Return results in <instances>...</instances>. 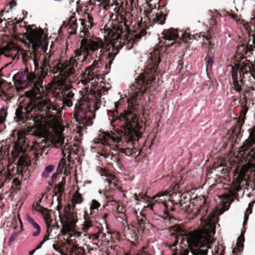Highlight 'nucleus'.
Wrapping results in <instances>:
<instances>
[{
	"instance_id": "nucleus-1",
	"label": "nucleus",
	"mask_w": 255,
	"mask_h": 255,
	"mask_svg": "<svg viewBox=\"0 0 255 255\" xmlns=\"http://www.w3.org/2000/svg\"><path fill=\"white\" fill-rule=\"evenodd\" d=\"M28 40L32 44L33 62L37 76L28 70L18 72L13 76L14 83L24 86L31 83L35 93H40L43 90V79L47 76L49 72L58 74L61 80L68 79L72 82L74 79L77 61L89 63L94 60L93 64L87 67L81 76L85 82L91 81L96 82L98 73L103 68L100 58L102 55L103 43L101 41L84 37L80 42L79 50L75 51V56L70 60L63 62L55 60L50 61L51 54L47 52L48 42L42 29H30L28 32Z\"/></svg>"
},
{
	"instance_id": "nucleus-2",
	"label": "nucleus",
	"mask_w": 255,
	"mask_h": 255,
	"mask_svg": "<svg viewBox=\"0 0 255 255\" xmlns=\"http://www.w3.org/2000/svg\"><path fill=\"white\" fill-rule=\"evenodd\" d=\"M148 58L146 64V71L135 79V83L129 87L125 95L128 107L130 111L116 120L119 121L120 126L128 131L133 130L137 126V116L133 112L141 110L144 92L148 87H152L153 90L155 88L156 78L153 74L158 73V65L160 61L159 50H152Z\"/></svg>"
},
{
	"instance_id": "nucleus-3",
	"label": "nucleus",
	"mask_w": 255,
	"mask_h": 255,
	"mask_svg": "<svg viewBox=\"0 0 255 255\" xmlns=\"http://www.w3.org/2000/svg\"><path fill=\"white\" fill-rule=\"evenodd\" d=\"M201 228L189 233L184 237L183 236L175 235L172 238L173 243L170 245V249L173 251L172 255H188L189 251L182 248L178 242L187 244L192 255H207L209 245L214 242L212 235L216 232L215 222H200Z\"/></svg>"
},
{
	"instance_id": "nucleus-4",
	"label": "nucleus",
	"mask_w": 255,
	"mask_h": 255,
	"mask_svg": "<svg viewBox=\"0 0 255 255\" xmlns=\"http://www.w3.org/2000/svg\"><path fill=\"white\" fill-rule=\"evenodd\" d=\"M62 109L59 105L51 102L46 97L37 98L28 103L23 107L19 106L16 110L14 121L18 124H25L24 127L17 133V140L19 143L25 142V136L30 134V127L27 121L35 122L36 113L39 112L50 118L51 120L56 119V115L60 114Z\"/></svg>"
},
{
	"instance_id": "nucleus-5",
	"label": "nucleus",
	"mask_w": 255,
	"mask_h": 255,
	"mask_svg": "<svg viewBox=\"0 0 255 255\" xmlns=\"http://www.w3.org/2000/svg\"><path fill=\"white\" fill-rule=\"evenodd\" d=\"M121 133H118L119 135H117L116 133H113L112 134L109 133H104L101 135L102 136V141L104 143H107L112 147V149L114 150L120 152L121 148H124L127 145L131 143V141L124 135L123 131H120Z\"/></svg>"
},
{
	"instance_id": "nucleus-6",
	"label": "nucleus",
	"mask_w": 255,
	"mask_h": 255,
	"mask_svg": "<svg viewBox=\"0 0 255 255\" xmlns=\"http://www.w3.org/2000/svg\"><path fill=\"white\" fill-rule=\"evenodd\" d=\"M86 107L87 111L85 108V105L78 106L75 105L74 117L76 122L83 126H90L93 123L91 121L90 116L87 115L88 113H91L92 109L89 107V103H86Z\"/></svg>"
},
{
	"instance_id": "nucleus-7",
	"label": "nucleus",
	"mask_w": 255,
	"mask_h": 255,
	"mask_svg": "<svg viewBox=\"0 0 255 255\" xmlns=\"http://www.w3.org/2000/svg\"><path fill=\"white\" fill-rule=\"evenodd\" d=\"M178 188L179 185L177 184H175L173 187L174 192L173 193L169 194V192L167 191L158 193L156 196L153 197L154 201L159 203H162L165 205V202L167 200H170L171 198H172L174 197L178 199V201H179V203L181 205V201L182 200L181 199L182 195L180 192L178 193L175 192L176 189H178Z\"/></svg>"
},
{
	"instance_id": "nucleus-8",
	"label": "nucleus",
	"mask_w": 255,
	"mask_h": 255,
	"mask_svg": "<svg viewBox=\"0 0 255 255\" xmlns=\"http://www.w3.org/2000/svg\"><path fill=\"white\" fill-rule=\"evenodd\" d=\"M240 82L243 84V81H246L251 77L255 79V69L253 72L251 71V67L248 63H242L238 67Z\"/></svg>"
},
{
	"instance_id": "nucleus-9",
	"label": "nucleus",
	"mask_w": 255,
	"mask_h": 255,
	"mask_svg": "<svg viewBox=\"0 0 255 255\" xmlns=\"http://www.w3.org/2000/svg\"><path fill=\"white\" fill-rule=\"evenodd\" d=\"M161 34L165 40V45L167 47L173 46L175 39L179 36L177 30L172 28L165 29Z\"/></svg>"
},
{
	"instance_id": "nucleus-10",
	"label": "nucleus",
	"mask_w": 255,
	"mask_h": 255,
	"mask_svg": "<svg viewBox=\"0 0 255 255\" xmlns=\"http://www.w3.org/2000/svg\"><path fill=\"white\" fill-rule=\"evenodd\" d=\"M246 175L245 173L241 172L238 175L237 182L238 185L231 187L229 190V196L232 197H236L237 193L240 191L242 187L245 185L248 186L249 183L246 180Z\"/></svg>"
},
{
	"instance_id": "nucleus-11",
	"label": "nucleus",
	"mask_w": 255,
	"mask_h": 255,
	"mask_svg": "<svg viewBox=\"0 0 255 255\" xmlns=\"http://www.w3.org/2000/svg\"><path fill=\"white\" fill-rule=\"evenodd\" d=\"M53 142L56 148H61L62 150V153L65 156L66 151L67 153L69 152V146L67 145V142L65 141V138L64 136L61 134H58L54 139Z\"/></svg>"
},
{
	"instance_id": "nucleus-12",
	"label": "nucleus",
	"mask_w": 255,
	"mask_h": 255,
	"mask_svg": "<svg viewBox=\"0 0 255 255\" xmlns=\"http://www.w3.org/2000/svg\"><path fill=\"white\" fill-rule=\"evenodd\" d=\"M255 51V48L252 46H248L244 44H241L237 48L236 53L242 57L244 55L247 57L253 55Z\"/></svg>"
},
{
	"instance_id": "nucleus-13",
	"label": "nucleus",
	"mask_w": 255,
	"mask_h": 255,
	"mask_svg": "<svg viewBox=\"0 0 255 255\" xmlns=\"http://www.w3.org/2000/svg\"><path fill=\"white\" fill-rule=\"evenodd\" d=\"M64 27L67 29L69 34H75L77 28V18L74 16H71L68 23L63 24L62 27Z\"/></svg>"
},
{
	"instance_id": "nucleus-14",
	"label": "nucleus",
	"mask_w": 255,
	"mask_h": 255,
	"mask_svg": "<svg viewBox=\"0 0 255 255\" xmlns=\"http://www.w3.org/2000/svg\"><path fill=\"white\" fill-rule=\"evenodd\" d=\"M83 19H80L81 24L83 28H91L93 23V18L90 15L86 12H84L82 15Z\"/></svg>"
},
{
	"instance_id": "nucleus-15",
	"label": "nucleus",
	"mask_w": 255,
	"mask_h": 255,
	"mask_svg": "<svg viewBox=\"0 0 255 255\" xmlns=\"http://www.w3.org/2000/svg\"><path fill=\"white\" fill-rule=\"evenodd\" d=\"M102 136L101 135H100L98 138V142L101 143L103 147H101V148L102 150L104 151V153H100V155L101 156H103L104 158H108L110 156V154L109 152L111 151L112 149V147H111L109 144L107 143H104V142L102 141Z\"/></svg>"
},
{
	"instance_id": "nucleus-16",
	"label": "nucleus",
	"mask_w": 255,
	"mask_h": 255,
	"mask_svg": "<svg viewBox=\"0 0 255 255\" xmlns=\"http://www.w3.org/2000/svg\"><path fill=\"white\" fill-rule=\"evenodd\" d=\"M249 136L246 140L245 145L248 147H255V128L249 129Z\"/></svg>"
},
{
	"instance_id": "nucleus-17",
	"label": "nucleus",
	"mask_w": 255,
	"mask_h": 255,
	"mask_svg": "<svg viewBox=\"0 0 255 255\" xmlns=\"http://www.w3.org/2000/svg\"><path fill=\"white\" fill-rule=\"evenodd\" d=\"M152 19L154 23L163 24L165 20V17L163 13L155 12L152 11Z\"/></svg>"
},
{
	"instance_id": "nucleus-18",
	"label": "nucleus",
	"mask_w": 255,
	"mask_h": 255,
	"mask_svg": "<svg viewBox=\"0 0 255 255\" xmlns=\"http://www.w3.org/2000/svg\"><path fill=\"white\" fill-rule=\"evenodd\" d=\"M26 219L27 221L33 226V227L36 230L35 232L32 233V236L33 237L38 236L41 232L40 226L36 222H35L34 219L31 217H30L29 215H27Z\"/></svg>"
},
{
	"instance_id": "nucleus-19",
	"label": "nucleus",
	"mask_w": 255,
	"mask_h": 255,
	"mask_svg": "<svg viewBox=\"0 0 255 255\" xmlns=\"http://www.w3.org/2000/svg\"><path fill=\"white\" fill-rule=\"evenodd\" d=\"M64 218L67 224L68 225V230H70L71 228L73 227L77 222V220L74 218L73 214L70 212H66L64 214Z\"/></svg>"
},
{
	"instance_id": "nucleus-20",
	"label": "nucleus",
	"mask_w": 255,
	"mask_h": 255,
	"mask_svg": "<svg viewBox=\"0 0 255 255\" xmlns=\"http://www.w3.org/2000/svg\"><path fill=\"white\" fill-rule=\"evenodd\" d=\"M14 48V45L12 43H8L5 45L2 46L0 47V54L4 55L7 57H10L9 54H6L5 52H9L11 51Z\"/></svg>"
},
{
	"instance_id": "nucleus-21",
	"label": "nucleus",
	"mask_w": 255,
	"mask_h": 255,
	"mask_svg": "<svg viewBox=\"0 0 255 255\" xmlns=\"http://www.w3.org/2000/svg\"><path fill=\"white\" fill-rule=\"evenodd\" d=\"M200 199V202L198 203L196 205V207H195L193 209H192V213H191V215L193 217H195L199 213L200 211L201 208L202 206L204 205L205 203V199L203 197H199Z\"/></svg>"
},
{
	"instance_id": "nucleus-22",
	"label": "nucleus",
	"mask_w": 255,
	"mask_h": 255,
	"mask_svg": "<svg viewBox=\"0 0 255 255\" xmlns=\"http://www.w3.org/2000/svg\"><path fill=\"white\" fill-rule=\"evenodd\" d=\"M101 204L98 201L95 200H92L91 203L90 204V214L91 216H93L95 213V210H98V209L100 207Z\"/></svg>"
},
{
	"instance_id": "nucleus-23",
	"label": "nucleus",
	"mask_w": 255,
	"mask_h": 255,
	"mask_svg": "<svg viewBox=\"0 0 255 255\" xmlns=\"http://www.w3.org/2000/svg\"><path fill=\"white\" fill-rule=\"evenodd\" d=\"M23 152V148L20 145L15 144L13 146V150L11 151L12 156L13 158H16L18 155Z\"/></svg>"
},
{
	"instance_id": "nucleus-24",
	"label": "nucleus",
	"mask_w": 255,
	"mask_h": 255,
	"mask_svg": "<svg viewBox=\"0 0 255 255\" xmlns=\"http://www.w3.org/2000/svg\"><path fill=\"white\" fill-rule=\"evenodd\" d=\"M55 168L54 165L50 164L47 166L44 171L41 173V177L44 178H47L50 173L54 170Z\"/></svg>"
},
{
	"instance_id": "nucleus-25",
	"label": "nucleus",
	"mask_w": 255,
	"mask_h": 255,
	"mask_svg": "<svg viewBox=\"0 0 255 255\" xmlns=\"http://www.w3.org/2000/svg\"><path fill=\"white\" fill-rule=\"evenodd\" d=\"M93 227L92 222L88 220L85 219L82 226V230L84 232H87L89 230Z\"/></svg>"
},
{
	"instance_id": "nucleus-26",
	"label": "nucleus",
	"mask_w": 255,
	"mask_h": 255,
	"mask_svg": "<svg viewBox=\"0 0 255 255\" xmlns=\"http://www.w3.org/2000/svg\"><path fill=\"white\" fill-rule=\"evenodd\" d=\"M84 252L85 250L83 248L77 247L75 245H73L71 249V252L73 255H79Z\"/></svg>"
},
{
	"instance_id": "nucleus-27",
	"label": "nucleus",
	"mask_w": 255,
	"mask_h": 255,
	"mask_svg": "<svg viewBox=\"0 0 255 255\" xmlns=\"http://www.w3.org/2000/svg\"><path fill=\"white\" fill-rule=\"evenodd\" d=\"M6 110L7 109L4 108L0 109V125L3 124L5 121L7 115Z\"/></svg>"
},
{
	"instance_id": "nucleus-28",
	"label": "nucleus",
	"mask_w": 255,
	"mask_h": 255,
	"mask_svg": "<svg viewBox=\"0 0 255 255\" xmlns=\"http://www.w3.org/2000/svg\"><path fill=\"white\" fill-rule=\"evenodd\" d=\"M73 90L71 88H68L63 91V98L71 99L74 95Z\"/></svg>"
},
{
	"instance_id": "nucleus-29",
	"label": "nucleus",
	"mask_w": 255,
	"mask_h": 255,
	"mask_svg": "<svg viewBox=\"0 0 255 255\" xmlns=\"http://www.w3.org/2000/svg\"><path fill=\"white\" fill-rule=\"evenodd\" d=\"M245 241L244 237L242 234L237 239V246L238 247V249L240 251L243 250L244 248V242Z\"/></svg>"
},
{
	"instance_id": "nucleus-30",
	"label": "nucleus",
	"mask_w": 255,
	"mask_h": 255,
	"mask_svg": "<svg viewBox=\"0 0 255 255\" xmlns=\"http://www.w3.org/2000/svg\"><path fill=\"white\" fill-rule=\"evenodd\" d=\"M131 16V14L129 12H126L124 15H121V19L124 22V25L126 26V28L128 27V18Z\"/></svg>"
},
{
	"instance_id": "nucleus-31",
	"label": "nucleus",
	"mask_w": 255,
	"mask_h": 255,
	"mask_svg": "<svg viewBox=\"0 0 255 255\" xmlns=\"http://www.w3.org/2000/svg\"><path fill=\"white\" fill-rule=\"evenodd\" d=\"M42 214L44 216L45 222L46 223L47 228L48 230H49L51 227V223L52 222V220L50 218V216L47 213H45V212H44V214Z\"/></svg>"
},
{
	"instance_id": "nucleus-32",
	"label": "nucleus",
	"mask_w": 255,
	"mask_h": 255,
	"mask_svg": "<svg viewBox=\"0 0 255 255\" xmlns=\"http://www.w3.org/2000/svg\"><path fill=\"white\" fill-rule=\"evenodd\" d=\"M65 243H61L60 247L58 245L53 244V249L57 252L60 253L61 255H66V254L60 249L61 247H63Z\"/></svg>"
},
{
	"instance_id": "nucleus-33",
	"label": "nucleus",
	"mask_w": 255,
	"mask_h": 255,
	"mask_svg": "<svg viewBox=\"0 0 255 255\" xmlns=\"http://www.w3.org/2000/svg\"><path fill=\"white\" fill-rule=\"evenodd\" d=\"M35 209L36 211L40 212L42 214H44L45 211H47L46 208H44L42 206L39 202H37L35 205Z\"/></svg>"
},
{
	"instance_id": "nucleus-34",
	"label": "nucleus",
	"mask_w": 255,
	"mask_h": 255,
	"mask_svg": "<svg viewBox=\"0 0 255 255\" xmlns=\"http://www.w3.org/2000/svg\"><path fill=\"white\" fill-rule=\"evenodd\" d=\"M120 152L124 153L126 155L130 156L132 155V152L130 148L129 147H126L124 148H121Z\"/></svg>"
},
{
	"instance_id": "nucleus-35",
	"label": "nucleus",
	"mask_w": 255,
	"mask_h": 255,
	"mask_svg": "<svg viewBox=\"0 0 255 255\" xmlns=\"http://www.w3.org/2000/svg\"><path fill=\"white\" fill-rule=\"evenodd\" d=\"M231 75L233 81L238 80V74L237 70H235L233 66H231Z\"/></svg>"
},
{
	"instance_id": "nucleus-36",
	"label": "nucleus",
	"mask_w": 255,
	"mask_h": 255,
	"mask_svg": "<svg viewBox=\"0 0 255 255\" xmlns=\"http://www.w3.org/2000/svg\"><path fill=\"white\" fill-rule=\"evenodd\" d=\"M234 89L235 91L240 92L242 90V86L239 84L238 80L233 81Z\"/></svg>"
},
{
	"instance_id": "nucleus-37",
	"label": "nucleus",
	"mask_w": 255,
	"mask_h": 255,
	"mask_svg": "<svg viewBox=\"0 0 255 255\" xmlns=\"http://www.w3.org/2000/svg\"><path fill=\"white\" fill-rule=\"evenodd\" d=\"M100 232H99L97 234H93V235H86L84 234V236L87 237L88 236V238L90 240H92L93 241H96L100 237Z\"/></svg>"
},
{
	"instance_id": "nucleus-38",
	"label": "nucleus",
	"mask_w": 255,
	"mask_h": 255,
	"mask_svg": "<svg viewBox=\"0 0 255 255\" xmlns=\"http://www.w3.org/2000/svg\"><path fill=\"white\" fill-rule=\"evenodd\" d=\"M206 61L207 68H211L213 63V59L211 56H209L205 58Z\"/></svg>"
},
{
	"instance_id": "nucleus-39",
	"label": "nucleus",
	"mask_w": 255,
	"mask_h": 255,
	"mask_svg": "<svg viewBox=\"0 0 255 255\" xmlns=\"http://www.w3.org/2000/svg\"><path fill=\"white\" fill-rule=\"evenodd\" d=\"M73 200L75 203L80 204L82 202L83 200L81 195L76 194L73 197Z\"/></svg>"
},
{
	"instance_id": "nucleus-40",
	"label": "nucleus",
	"mask_w": 255,
	"mask_h": 255,
	"mask_svg": "<svg viewBox=\"0 0 255 255\" xmlns=\"http://www.w3.org/2000/svg\"><path fill=\"white\" fill-rule=\"evenodd\" d=\"M63 104L67 106L68 107H71L73 105V103H72V102L71 101V99H67V98H63Z\"/></svg>"
},
{
	"instance_id": "nucleus-41",
	"label": "nucleus",
	"mask_w": 255,
	"mask_h": 255,
	"mask_svg": "<svg viewBox=\"0 0 255 255\" xmlns=\"http://www.w3.org/2000/svg\"><path fill=\"white\" fill-rule=\"evenodd\" d=\"M250 205H251V204H249V207L246 209V213L244 216V223H243L244 226H245V222H247V220H248V216L247 215V214H250V213H251V209H250Z\"/></svg>"
},
{
	"instance_id": "nucleus-42",
	"label": "nucleus",
	"mask_w": 255,
	"mask_h": 255,
	"mask_svg": "<svg viewBox=\"0 0 255 255\" xmlns=\"http://www.w3.org/2000/svg\"><path fill=\"white\" fill-rule=\"evenodd\" d=\"M65 166V163L62 161V159L60 161V162L58 164V166L57 168V172L58 173L61 172L62 171L64 167Z\"/></svg>"
},
{
	"instance_id": "nucleus-43",
	"label": "nucleus",
	"mask_w": 255,
	"mask_h": 255,
	"mask_svg": "<svg viewBox=\"0 0 255 255\" xmlns=\"http://www.w3.org/2000/svg\"><path fill=\"white\" fill-rule=\"evenodd\" d=\"M18 235V234L17 233L12 234L9 237L8 244H10L11 243L13 242L15 240Z\"/></svg>"
},
{
	"instance_id": "nucleus-44",
	"label": "nucleus",
	"mask_w": 255,
	"mask_h": 255,
	"mask_svg": "<svg viewBox=\"0 0 255 255\" xmlns=\"http://www.w3.org/2000/svg\"><path fill=\"white\" fill-rule=\"evenodd\" d=\"M146 248L145 247L142 248L141 250L138 252L136 255H150L146 252Z\"/></svg>"
},
{
	"instance_id": "nucleus-45",
	"label": "nucleus",
	"mask_w": 255,
	"mask_h": 255,
	"mask_svg": "<svg viewBox=\"0 0 255 255\" xmlns=\"http://www.w3.org/2000/svg\"><path fill=\"white\" fill-rule=\"evenodd\" d=\"M117 36L116 38L118 40H119V39H121L122 37L123 36H122V34H123L122 30H121L120 28H118L117 30Z\"/></svg>"
},
{
	"instance_id": "nucleus-46",
	"label": "nucleus",
	"mask_w": 255,
	"mask_h": 255,
	"mask_svg": "<svg viewBox=\"0 0 255 255\" xmlns=\"http://www.w3.org/2000/svg\"><path fill=\"white\" fill-rule=\"evenodd\" d=\"M18 161L21 165H27V163L25 159H24V157L22 156H20L18 159Z\"/></svg>"
},
{
	"instance_id": "nucleus-47",
	"label": "nucleus",
	"mask_w": 255,
	"mask_h": 255,
	"mask_svg": "<svg viewBox=\"0 0 255 255\" xmlns=\"http://www.w3.org/2000/svg\"><path fill=\"white\" fill-rule=\"evenodd\" d=\"M50 236V233L49 232V230L47 229V235H46L44 238V239L42 242H43L44 243L46 241H48L49 238V237Z\"/></svg>"
},
{
	"instance_id": "nucleus-48",
	"label": "nucleus",
	"mask_w": 255,
	"mask_h": 255,
	"mask_svg": "<svg viewBox=\"0 0 255 255\" xmlns=\"http://www.w3.org/2000/svg\"><path fill=\"white\" fill-rule=\"evenodd\" d=\"M181 36L183 39H191L190 34L186 33H182Z\"/></svg>"
},
{
	"instance_id": "nucleus-49",
	"label": "nucleus",
	"mask_w": 255,
	"mask_h": 255,
	"mask_svg": "<svg viewBox=\"0 0 255 255\" xmlns=\"http://www.w3.org/2000/svg\"><path fill=\"white\" fill-rule=\"evenodd\" d=\"M136 220L137 221L139 227L141 228L143 223L144 222V220L143 219H139L138 218H137Z\"/></svg>"
},
{
	"instance_id": "nucleus-50",
	"label": "nucleus",
	"mask_w": 255,
	"mask_h": 255,
	"mask_svg": "<svg viewBox=\"0 0 255 255\" xmlns=\"http://www.w3.org/2000/svg\"><path fill=\"white\" fill-rule=\"evenodd\" d=\"M106 182H107V183L108 184V185L109 186H112V185H113V186H116V184L115 183H113L112 182V181H111L109 179H107Z\"/></svg>"
},
{
	"instance_id": "nucleus-51",
	"label": "nucleus",
	"mask_w": 255,
	"mask_h": 255,
	"mask_svg": "<svg viewBox=\"0 0 255 255\" xmlns=\"http://www.w3.org/2000/svg\"><path fill=\"white\" fill-rule=\"evenodd\" d=\"M248 112V109L246 107H245L243 108L242 111V115L244 116H245V115H246L247 113Z\"/></svg>"
},
{
	"instance_id": "nucleus-52",
	"label": "nucleus",
	"mask_w": 255,
	"mask_h": 255,
	"mask_svg": "<svg viewBox=\"0 0 255 255\" xmlns=\"http://www.w3.org/2000/svg\"><path fill=\"white\" fill-rule=\"evenodd\" d=\"M108 58H112V60H113V58L115 57V55H114V54L113 53H111L110 52H109L108 53Z\"/></svg>"
},
{
	"instance_id": "nucleus-53",
	"label": "nucleus",
	"mask_w": 255,
	"mask_h": 255,
	"mask_svg": "<svg viewBox=\"0 0 255 255\" xmlns=\"http://www.w3.org/2000/svg\"><path fill=\"white\" fill-rule=\"evenodd\" d=\"M59 173H58V172H57V173H54L52 174V176H51V178L52 179H54L55 178H57V176H58V174H59Z\"/></svg>"
},
{
	"instance_id": "nucleus-54",
	"label": "nucleus",
	"mask_w": 255,
	"mask_h": 255,
	"mask_svg": "<svg viewBox=\"0 0 255 255\" xmlns=\"http://www.w3.org/2000/svg\"><path fill=\"white\" fill-rule=\"evenodd\" d=\"M105 197L106 198V200H107V202H109L112 201V197L111 196H106Z\"/></svg>"
},
{
	"instance_id": "nucleus-55",
	"label": "nucleus",
	"mask_w": 255,
	"mask_h": 255,
	"mask_svg": "<svg viewBox=\"0 0 255 255\" xmlns=\"http://www.w3.org/2000/svg\"><path fill=\"white\" fill-rule=\"evenodd\" d=\"M82 233L81 232H77L75 233V236L76 237H80L82 235Z\"/></svg>"
},
{
	"instance_id": "nucleus-56",
	"label": "nucleus",
	"mask_w": 255,
	"mask_h": 255,
	"mask_svg": "<svg viewBox=\"0 0 255 255\" xmlns=\"http://www.w3.org/2000/svg\"><path fill=\"white\" fill-rule=\"evenodd\" d=\"M43 242H41L40 244L37 246V247L36 248L35 250L39 249L41 248L42 245L43 244Z\"/></svg>"
},
{
	"instance_id": "nucleus-57",
	"label": "nucleus",
	"mask_w": 255,
	"mask_h": 255,
	"mask_svg": "<svg viewBox=\"0 0 255 255\" xmlns=\"http://www.w3.org/2000/svg\"><path fill=\"white\" fill-rule=\"evenodd\" d=\"M209 39L208 37V36H207V37H206V40H207V41H208V44L209 46H211V45H212V44H211V41H209Z\"/></svg>"
},
{
	"instance_id": "nucleus-58",
	"label": "nucleus",
	"mask_w": 255,
	"mask_h": 255,
	"mask_svg": "<svg viewBox=\"0 0 255 255\" xmlns=\"http://www.w3.org/2000/svg\"><path fill=\"white\" fill-rule=\"evenodd\" d=\"M36 250L34 249L33 251H31L30 253V255H32L33 254V253L35 252V251H36Z\"/></svg>"
},
{
	"instance_id": "nucleus-59",
	"label": "nucleus",
	"mask_w": 255,
	"mask_h": 255,
	"mask_svg": "<svg viewBox=\"0 0 255 255\" xmlns=\"http://www.w3.org/2000/svg\"><path fill=\"white\" fill-rule=\"evenodd\" d=\"M106 217H107V214H104V215H103V219H105V218H106Z\"/></svg>"
},
{
	"instance_id": "nucleus-60",
	"label": "nucleus",
	"mask_w": 255,
	"mask_h": 255,
	"mask_svg": "<svg viewBox=\"0 0 255 255\" xmlns=\"http://www.w3.org/2000/svg\"><path fill=\"white\" fill-rule=\"evenodd\" d=\"M136 37L137 39H140L141 38V36L139 35H136Z\"/></svg>"
},
{
	"instance_id": "nucleus-61",
	"label": "nucleus",
	"mask_w": 255,
	"mask_h": 255,
	"mask_svg": "<svg viewBox=\"0 0 255 255\" xmlns=\"http://www.w3.org/2000/svg\"><path fill=\"white\" fill-rule=\"evenodd\" d=\"M105 236H106L105 234H103V236H102V237H103V238H104V237H105Z\"/></svg>"
},
{
	"instance_id": "nucleus-62",
	"label": "nucleus",
	"mask_w": 255,
	"mask_h": 255,
	"mask_svg": "<svg viewBox=\"0 0 255 255\" xmlns=\"http://www.w3.org/2000/svg\"><path fill=\"white\" fill-rule=\"evenodd\" d=\"M2 19H0V24L1 23H2Z\"/></svg>"
},
{
	"instance_id": "nucleus-63",
	"label": "nucleus",
	"mask_w": 255,
	"mask_h": 255,
	"mask_svg": "<svg viewBox=\"0 0 255 255\" xmlns=\"http://www.w3.org/2000/svg\"><path fill=\"white\" fill-rule=\"evenodd\" d=\"M63 185V183H61L60 184V186L62 187Z\"/></svg>"
},
{
	"instance_id": "nucleus-64",
	"label": "nucleus",
	"mask_w": 255,
	"mask_h": 255,
	"mask_svg": "<svg viewBox=\"0 0 255 255\" xmlns=\"http://www.w3.org/2000/svg\"><path fill=\"white\" fill-rule=\"evenodd\" d=\"M46 148L47 147H45V145H43V148Z\"/></svg>"
}]
</instances>
